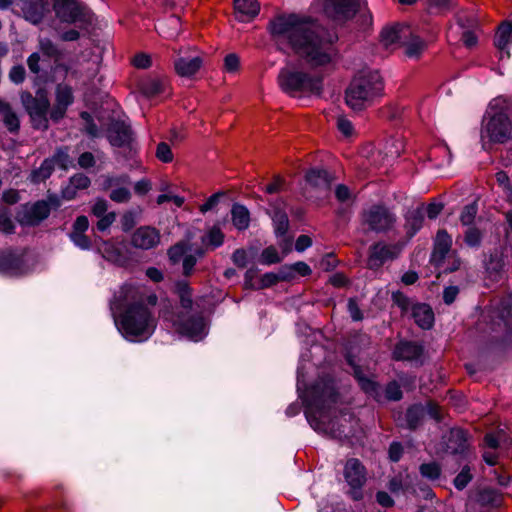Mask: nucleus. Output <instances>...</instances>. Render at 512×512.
<instances>
[{
  "label": "nucleus",
  "mask_w": 512,
  "mask_h": 512,
  "mask_svg": "<svg viewBox=\"0 0 512 512\" xmlns=\"http://www.w3.org/2000/svg\"><path fill=\"white\" fill-rule=\"evenodd\" d=\"M233 263L239 268H245L249 262V257L244 249H236L232 254Z\"/></svg>",
  "instance_id": "obj_61"
},
{
  "label": "nucleus",
  "mask_w": 512,
  "mask_h": 512,
  "mask_svg": "<svg viewBox=\"0 0 512 512\" xmlns=\"http://www.w3.org/2000/svg\"><path fill=\"white\" fill-rule=\"evenodd\" d=\"M344 478L350 487L348 494L350 497L359 501L363 498L362 487L366 483V469L356 458L346 461L344 467Z\"/></svg>",
  "instance_id": "obj_7"
},
{
  "label": "nucleus",
  "mask_w": 512,
  "mask_h": 512,
  "mask_svg": "<svg viewBox=\"0 0 512 512\" xmlns=\"http://www.w3.org/2000/svg\"><path fill=\"white\" fill-rule=\"evenodd\" d=\"M477 214V205L475 203L466 205L460 215V221L463 225H470Z\"/></svg>",
  "instance_id": "obj_58"
},
{
  "label": "nucleus",
  "mask_w": 512,
  "mask_h": 512,
  "mask_svg": "<svg viewBox=\"0 0 512 512\" xmlns=\"http://www.w3.org/2000/svg\"><path fill=\"white\" fill-rule=\"evenodd\" d=\"M156 157L164 163H170L173 160V153L170 146L165 142H160L156 148Z\"/></svg>",
  "instance_id": "obj_56"
},
{
  "label": "nucleus",
  "mask_w": 512,
  "mask_h": 512,
  "mask_svg": "<svg viewBox=\"0 0 512 512\" xmlns=\"http://www.w3.org/2000/svg\"><path fill=\"white\" fill-rule=\"evenodd\" d=\"M424 212L422 207L408 210L405 214V230L407 235L413 237L422 227Z\"/></svg>",
  "instance_id": "obj_28"
},
{
  "label": "nucleus",
  "mask_w": 512,
  "mask_h": 512,
  "mask_svg": "<svg viewBox=\"0 0 512 512\" xmlns=\"http://www.w3.org/2000/svg\"><path fill=\"white\" fill-rule=\"evenodd\" d=\"M397 254L398 253L395 246L376 243L370 247L367 266L369 269L377 270L386 261L396 258Z\"/></svg>",
  "instance_id": "obj_16"
},
{
  "label": "nucleus",
  "mask_w": 512,
  "mask_h": 512,
  "mask_svg": "<svg viewBox=\"0 0 512 512\" xmlns=\"http://www.w3.org/2000/svg\"><path fill=\"white\" fill-rule=\"evenodd\" d=\"M481 232L475 227H470L465 232L464 241L470 247H478L481 243Z\"/></svg>",
  "instance_id": "obj_57"
},
{
  "label": "nucleus",
  "mask_w": 512,
  "mask_h": 512,
  "mask_svg": "<svg viewBox=\"0 0 512 512\" xmlns=\"http://www.w3.org/2000/svg\"><path fill=\"white\" fill-rule=\"evenodd\" d=\"M71 241L80 249L88 250L91 248V240L85 232L71 231L69 234Z\"/></svg>",
  "instance_id": "obj_52"
},
{
  "label": "nucleus",
  "mask_w": 512,
  "mask_h": 512,
  "mask_svg": "<svg viewBox=\"0 0 512 512\" xmlns=\"http://www.w3.org/2000/svg\"><path fill=\"white\" fill-rule=\"evenodd\" d=\"M503 268V255L498 251L490 253L488 258L485 260V269L489 277L493 280H497L500 277Z\"/></svg>",
  "instance_id": "obj_31"
},
{
  "label": "nucleus",
  "mask_w": 512,
  "mask_h": 512,
  "mask_svg": "<svg viewBox=\"0 0 512 512\" xmlns=\"http://www.w3.org/2000/svg\"><path fill=\"white\" fill-rule=\"evenodd\" d=\"M512 41V25L510 23H503L499 26V29L495 36V46L500 50L504 51L509 43Z\"/></svg>",
  "instance_id": "obj_38"
},
{
  "label": "nucleus",
  "mask_w": 512,
  "mask_h": 512,
  "mask_svg": "<svg viewBox=\"0 0 512 512\" xmlns=\"http://www.w3.org/2000/svg\"><path fill=\"white\" fill-rule=\"evenodd\" d=\"M50 205L47 201H37L25 206L20 214V222L24 225L35 226L45 220L50 214Z\"/></svg>",
  "instance_id": "obj_15"
},
{
  "label": "nucleus",
  "mask_w": 512,
  "mask_h": 512,
  "mask_svg": "<svg viewBox=\"0 0 512 512\" xmlns=\"http://www.w3.org/2000/svg\"><path fill=\"white\" fill-rule=\"evenodd\" d=\"M224 237V233L221 231V229L217 226H213L202 238V242L204 245H206L207 248L214 250L223 244Z\"/></svg>",
  "instance_id": "obj_39"
},
{
  "label": "nucleus",
  "mask_w": 512,
  "mask_h": 512,
  "mask_svg": "<svg viewBox=\"0 0 512 512\" xmlns=\"http://www.w3.org/2000/svg\"><path fill=\"white\" fill-rule=\"evenodd\" d=\"M287 269L283 267L278 273L268 272L261 276L259 283H257V289H263L271 287L280 281H288L291 279V274L286 273Z\"/></svg>",
  "instance_id": "obj_34"
},
{
  "label": "nucleus",
  "mask_w": 512,
  "mask_h": 512,
  "mask_svg": "<svg viewBox=\"0 0 512 512\" xmlns=\"http://www.w3.org/2000/svg\"><path fill=\"white\" fill-rule=\"evenodd\" d=\"M499 317L504 322L505 326L512 330V299H506L501 302L499 308Z\"/></svg>",
  "instance_id": "obj_46"
},
{
  "label": "nucleus",
  "mask_w": 512,
  "mask_h": 512,
  "mask_svg": "<svg viewBox=\"0 0 512 512\" xmlns=\"http://www.w3.org/2000/svg\"><path fill=\"white\" fill-rule=\"evenodd\" d=\"M383 81L377 71H362L350 83L345 100L353 110H361L383 91Z\"/></svg>",
  "instance_id": "obj_3"
},
{
  "label": "nucleus",
  "mask_w": 512,
  "mask_h": 512,
  "mask_svg": "<svg viewBox=\"0 0 512 512\" xmlns=\"http://www.w3.org/2000/svg\"><path fill=\"white\" fill-rule=\"evenodd\" d=\"M21 101L31 118L34 128L47 129V114L50 108L47 92L44 89H39L34 96L29 92H24L21 94Z\"/></svg>",
  "instance_id": "obj_6"
},
{
  "label": "nucleus",
  "mask_w": 512,
  "mask_h": 512,
  "mask_svg": "<svg viewBox=\"0 0 512 512\" xmlns=\"http://www.w3.org/2000/svg\"><path fill=\"white\" fill-rule=\"evenodd\" d=\"M146 302L155 306L157 296H146L143 288L129 284L123 285L114 295L112 308L124 309L116 325L119 332L130 341L146 340L156 328V319L145 305Z\"/></svg>",
  "instance_id": "obj_2"
},
{
  "label": "nucleus",
  "mask_w": 512,
  "mask_h": 512,
  "mask_svg": "<svg viewBox=\"0 0 512 512\" xmlns=\"http://www.w3.org/2000/svg\"><path fill=\"white\" fill-rule=\"evenodd\" d=\"M422 354V347L414 342H400L396 345L393 357L396 360L413 361Z\"/></svg>",
  "instance_id": "obj_25"
},
{
  "label": "nucleus",
  "mask_w": 512,
  "mask_h": 512,
  "mask_svg": "<svg viewBox=\"0 0 512 512\" xmlns=\"http://www.w3.org/2000/svg\"><path fill=\"white\" fill-rule=\"evenodd\" d=\"M468 449L467 433L460 428H452L446 440V450L451 454H465Z\"/></svg>",
  "instance_id": "obj_23"
},
{
  "label": "nucleus",
  "mask_w": 512,
  "mask_h": 512,
  "mask_svg": "<svg viewBox=\"0 0 512 512\" xmlns=\"http://www.w3.org/2000/svg\"><path fill=\"white\" fill-rule=\"evenodd\" d=\"M311 394L314 401L322 407L336 403L338 398L334 382L331 378H321L316 381L311 388Z\"/></svg>",
  "instance_id": "obj_12"
},
{
  "label": "nucleus",
  "mask_w": 512,
  "mask_h": 512,
  "mask_svg": "<svg viewBox=\"0 0 512 512\" xmlns=\"http://www.w3.org/2000/svg\"><path fill=\"white\" fill-rule=\"evenodd\" d=\"M196 255L198 257H202L204 255V251L202 249H198L196 251L195 255L194 254H187L183 258V260H182V267H183V275L185 277H189L192 274L193 268H194V266L197 263Z\"/></svg>",
  "instance_id": "obj_48"
},
{
  "label": "nucleus",
  "mask_w": 512,
  "mask_h": 512,
  "mask_svg": "<svg viewBox=\"0 0 512 512\" xmlns=\"http://www.w3.org/2000/svg\"><path fill=\"white\" fill-rule=\"evenodd\" d=\"M99 220L96 224V227L99 231H106L116 220V213L115 212H109L108 214L104 216L98 217Z\"/></svg>",
  "instance_id": "obj_63"
},
{
  "label": "nucleus",
  "mask_w": 512,
  "mask_h": 512,
  "mask_svg": "<svg viewBox=\"0 0 512 512\" xmlns=\"http://www.w3.org/2000/svg\"><path fill=\"white\" fill-rule=\"evenodd\" d=\"M281 261L282 258L279 256L277 249L273 246L265 248L260 256V263L264 265H272L280 263Z\"/></svg>",
  "instance_id": "obj_50"
},
{
  "label": "nucleus",
  "mask_w": 512,
  "mask_h": 512,
  "mask_svg": "<svg viewBox=\"0 0 512 512\" xmlns=\"http://www.w3.org/2000/svg\"><path fill=\"white\" fill-rule=\"evenodd\" d=\"M385 395L386 398L391 401H399L403 396L400 385L396 381L387 384Z\"/></svg>",
  "instance_id": "obj_59"
},
{
  "label": "nucleus",
  "mask_w": 512,
  "mask_h": 512,
  "mask_svg": "<svg viewBox=\"0 0 512 512\" xmlns=\"http://www.w3.org/2000/svg\"><path fill=\"white\" fill-rule=\"evenodd\" d=\"M405 53L408 57H418L425 49L424 41L418 36H412L411 39L405 44Z\"/></svg>",
  "instance_id": "obj_43"
},
{
  "label": "nucleus",
  "mask_w": 512,
  "mask_h": 512,
  "mask_svg": "<svg viewBox=\"0 0 512 512\" xmlns=\"http://www.w3.org/2000/svg\"><path fill=\"white\" fill-rule=\"evenodd\" d=\"M164 82L158 78H149L140 83L141 92L147 97H153L163 91Z\"/></svg>",
  "instance_id": "obj_40"
},
{
  "label": "nucleus",
  "mask_w": 512,
  "mask_h": 512,
  "mask_svg": "<svg viewBox=\"0 0 512 512\" xmlns=\"http://www.w3.org/2000/svg\"><path fill=\"white\" fill-rule=\"evenodd\" d=\"M284 185H285V180L281 176L276 175L274 177L273 182L270 183L269 185H267L265 187L264 191L268 194L279 193L284 189Z\"/></svg>",
  "instance_id": "obj_64"
},
{
  "label": "nucleus",
  "mask_w": 512,
  "mask_h": 512,
  "mask_svg": "<svg viewBox=\"0 0 512 512\" xmlns=\"http://www.w3.org/2000/svg\"><path fill=\"white\" fill-rule=\"evenodd\" d=\"M175 325L179 333L195 340L202 336L205 328L204 319L199 315L188 318L181 316L175 322Z\"/></svg>",
  "instance_id": "obj_18"
},
{
  "label": "nucleus",
  "mask_w": 512,
  "mask_h": 512,
  "mask_svg": "<svg viewBox=\"0 0 512 512\" xmlns=\"http://www.w3.org/2000/svg\"><path fill=\"white\" fill-rule=\"evenodd\" d=\"M268 29L275 41L288 43L311 69L323 73L336 68L338 37L318 22L296 14L279 15L269 22Z\"/></svg>",
  "instance_id": "obj_1"
},
{
  "label": "nucleus",
  "mask_w": 512,
  "mask_h": 512,
  "mask_svg": "<svg viewBox=\"0 0 512 512\" xmlns=\"http://www.w3.org/2000/svg\"><path fill=\"white\" fill-rule=\"evenodd\" d=\"M355 377L363 391L374 397L378 395V384L376 382L363 376L359 369L355 370Z\"/></svg>",
  "instance_id": "obj_42"
},
{
  "label": "nucleus",
  "mask_w": 512,
  "mask_h": 512,
  "mask_svg": "<svg viewBox=\"0 0 512 512\" xmlns=\"http://www.w3.org/2000/svg\"><path fill=\"white\" fill-rule=\"evenodd\" d=\"M305 179L311 188L322 192H327L332 182V178L326 170L316 168L307 171Z\"/></svg>",
  "instance_id": "obj_24"
},
{
  "label": "nucleus",
  "mask_w": 512,
  "mask_h": 512,
  "mask_svg": "<svg viewBox=\"0 0 512 512\" xmlns=\"http://www.w3.org/2000/svg\"><path fill=\"white\" fill-rule=\"evenodd\" d=\"M281 201L279 205H282ZM272 220L274 224L275 233L277 236H283L287 233L289 228V220L286 212L280 206H274L272 212Z\"/></svg>",
  "instance_id": "obj_33"
},
{
  "label": "nucleus",
  "mask_w": 512,
  "mask_h": 512,
  "mask_svg": "<svg viewBox=\"0 0 512 512\" xmlns=\"http://www.w3.org/2000/svg\"><path fill=\"white\" fill-rule=\"evenodd\" d=\"M73 101L72 88L64 83L58 84L55 88V104L50 111V118L54 121L62 119Z\"/></svg>",
  "instance_id": "obj_13"
},
{
  "label": "nucleus",
  "mask_w": 512,
  "mask_h": 512,
  "mask_svg": "<svg viewBox=\"0 0 512 512\" xmlns=\"http://www.w3.org/2000/svg\"><path fill=\"white\" fill-rule=\"evenodd\" d=\"M451 247V236L447 233L446 230H439L434 240V247L431 254L430 262L433 265L440 267L443 264L445 257L451 251Z\"/></svg>",
  "instance_id": "obj_19"
},
{
  "label": "nucleus",
  "mask_w": 512,
  "mask_h": 512,
  "mask_svg": "<svg viewBox=\"0 0 512 512\" xmlns=\"http://www.w3.org/2000/svg\"><path fill=\"white\" fill-rule=\"evenodd\" d=\"M24 265L23 256L12 250L0 252V272L9 275L21 273Z\"/></svg>",
  "instance_id": "obj_22"
},
{
  "label": "nucleus",
  "mask_w": 512,
  "mask_h": 512,
  "mask_svg": "<svg viewBox=\"0 0 512 512\" xmlns=\"http://www.w3.org/2000/svg\"><path fill=\"white\" fill-rule=\"evenodd\" d=\"M25 68L22 65H16L9 71V79L15 83L20 84L25 80Z\"/></svg>",
  "instance_id": "obj_62"
},
{
  "label": "nucleus",
  "mask_w": 512,
  "mask_h": 512,
  "mask_svg": "<svg viewBox=\"0 0 512 512\" xmlns=\"http://www.w3.org/2000/svg\"><path fill=\"white\" fill-rule=\"evenodd\" d=\"M51 159H53V165L56 163L63 169H67L72 163L67 147L59 148Z\"/></svg>",
  "instance_id": "obj_53"
},
{
  "label": "nucleus",
  "mask_w": 512,
  "mask_h": 512,
  "mask_svg": "<svg viewBox=\"0 0 512 512\" xmlns=\"http://www.w3.org/2000/svg\"><path fill=\"white\" fill-rule=\"evenodd\" d=\"M360 218L364 229L375 233L388 232L394 228L397 222L395 213L381 204H374L363 209Z\"/></svg>",
  "instance_id": "obj_5"
},
{
  "label": "nucleus",
  "mask_w": 512,
  "mask_h": 512,
  "mask_svg": "<svg viewBox=\"0 0 512 512\" xmlns=\"http://www.w3.org/2000/svg\"><path fill=\"white\" fill-rule=\"evenodd\" d=\"M57 17L66 23H74L81 17V8L76 0H59L55 4Z\"/></svg>",
  "instance_id": "obj_21"
},
{
  "label": "nucleus",
  "mask_w": 512,
  "mask_h": 512,
  "mask_svg": "<svg viewBox=\"0 0 512 512\" xmlns=\"http://www.w3.org/2000/svg\"><path fill=\"white\" fill-rule=\"evenodd\" d=\"M473 476L470 467L465 465L461 472L455 477L453 483L458 490H463L472 480Z\"/></svg>",
  "instance_id": "obj_51"
},
{
  "label": "nucleus",
  "mask_w": 512,
  "mask_h": 512,
  "mask_svg": "<svg viewBox=\"0 0 512 512\" xmlns=\"http://www.w3.org/2000/svg\"><path fill=\"white\" fill-rule=\"evenodd\" d=\"M512 124L506 113L497 112L490 117L482 132V139L487 137L491 142L505 143L511 138Z\"/></svg>",
  "instance_id": "obj_8"
},
{
  "label": "nucleus",
  "mask_w": 512,
  "mask_h": 512,
  "mask_svg": "<svg viewBox=\"0 0 512 512\" xmlns=\"http://www.w3.org/2000/svg\"><path fill=\"white\" fill-rule=\"evenodd\" d=\"M405 30H398L396 28H385L381 32V42L386 46L397 43L402 35H405Z\"/></svg>",
  "instance_id": "obj_44"
},
{
  "label": "nucleus",
  "mask_w": 512,
  "mask_h": 512,
  "mask_svg": "<svg viewBox=\"0 0 512 512\" xmlns=\"http://www.w3.org/2000/svg\"><path fill=\"white\" fill-rule=\"evenodd\" d=\"M188 249L189 245L185 241L177 242L176 244L171 246L167 252L170 262L172 264L179 263L181 260H183L185 255H187Z\"/></svg>",
  "instance_id": "obj_41"
},
{
  "label": "nucleus",
  "mask_w": 512,
  "mask_h": 512,
  "mask_svg": "<svg viewBox=\"0 0 512 512\" xmlns=\"http://www.w3.org/2000/svg\"><path fill=\"white\" fill-rule=\"evenodd\" d=\"M202 64L203 60L199 55H179L174 60L175 71L181 77H191L195 75L200 70Z\"/></svg>",
  "instance_id": "obj_20"
},
{
  "label": "nucleus",
  "mask_w": 512,
  "mask_h": 512,
  "mask_svg": "<svg viewBox=\"0 0 512 512\" xmlns=\"http://www.w3.org/2000/svg\"><path fill=\"white\" fill-rule=\"evenodd\" d=\"M180 18L170 16L166 21L160 22L157 26L158 32L167 38H174L179 34Z\"/></svg>",
  "instance_id": "obj_36"
},
{
  "label": "nucleus",
  "mask_w": 512,
  "mask_h": 512,
  "mask_svg": "<svg viewBox=\"0 0 512 512\" xmlns=\"http://www.w3.org/2000/svg\"><path fill=\"white\" fill-rule=\"evenodd\" d=\"M54 170L53 159H45L39 168L33 170L30 175V180L33 183H40L48 179Z\"/></svg>",
  "instance_id": "obj_37"
},
{
  "label": "nucleus",
  "mask_w": 512,
  "mask_h": 512,
  "mask_svg": "<svg viewBox=\"0 0 512 512\" xmlns=\"http://www.w3.org/2000/svg\"><path fill=\"white\" fill-rule=\"evenodd\" d=\"M361 0H327L325 13L335 21H346L358 11Z\"/></svg>",
  "instance_id": "obj_10"
},
{
  "label": "nucleus",
  "mask_w": 512,
  "mask_h": 512,
  "mask_svg": "<svg viewBox=\"0 0 512 512\" xmlns=\"http://www.w3.org/2000/svg\"><path fill=\"white\" fill-rule=\"evenodd\" d=\"M419 470L421 475L429 480H436L441 475V467L435 462L424 463L420 466Z\"/></svg>",
  "instance_id": "obj_47"
},
{
  "label": "nucleus",
  "mask_w": 512,
  "mask_h": 512,
  "mask_svg": "<svg viewBox=\"0 0 512 512\" xmlns=\"http://www.w3.org/2000/svg\"><path fill=\"white\" fill-rule=\"evenodd\" d=\"M502 496L495 489L482 488L471 492L468 505L481 512L490 511L501 505Z\"/></svg>",
  "instance_id": "obj_11"
},
{
  "label": "nucleus",
  "mask_w": 512,
  "mask_h": 512,
  "mask_svg": "<svg viewBox=\"0 0 512 512\" xmlns=\"http://www.w3.org/2000/svg\"><path fill=\"white\" fill-rule=\"evenodd\" d=\"M415 322L423 329H429L434 322V313L426 304H417L413 306L412 311Z\"/></svg>",
  "instance_id": "obj_30"
},
{
  "label": "nucleus",
  "mask_w": 512,
  "mask_h": 512,
  "mask_svg": "<svg viewBox=\"0 0 512 512\" xmlns=\"http://www.w3.org/2000/svg\"><path fill=\"white\" fill-rule=\"evenodd\" d=\"M103 189H110L109 198L116 203H127L131 199L130 177L126 174L105 176Z\"/></svg>",
  "instance_id": "obj_9"
},
{
  "label": "nucleus",
  "mask_w": 512,
  "mask_h": 512,
  "mask_svg": "<svg viewBox=\"0 0 512 512\" xmlns=\"http://www.w3.org/2000/svg\"><path fill=\"white\" fill-rule=\"evenodd\" d=\"M234 9L238 20L249 21L258 15L260 5L257 0H235Z\"/></svg>",
  "instance_id": "obj_26"
},
{
  "label": "nucleus",
  "mask_w": 512,
  "mask_h": 512,
  "mask_svg": "<svg viewBox=\"0 0 512 512\" xmlns=\"http://www.w3.org/2000/svg\"><path fill=\"white\" fill-rule=\"evenodd\" d=\"M91 181L85 174L79 173L71 177L70 184L75 189H86Z\"/></svg>",
  "instance_id": "obj_60"
},
{
  "label": "nucleus",
  "mask_w": 512,
  "mask_h": 512,
  "mask_svg": "<svg viewBox=\"0 0 512 512\" xmlns=\"http://www.w3.org/2000/svg\"><path fill=\"white\" fill-rule=\"evenodd\" d=\"M425 415V408L422 405H413L409 407L405 414L406 425L414 430L420 426Z\"/></svg>",
  "instance_id": "obj_35"
},
{
  "label": "nucleus",
  "mask_w": 512,
  "mask_h": 512,
  "mask_svg": "<svg viewBox=\"0 0 512 512\" xmlns=\"http://www.w3.org/2000/svg\"><path fill=\"white\" fill-rule=\"evenodd\" d=\"M176 287L180 297L181 306L185 309H190L192 307V294L189 285L182 281L178 282Z\"/></svg>",
  "instance_id": "obj_45"
},
{
  "label": "nucleus",
  "mask_w": 512,
  "mask_h": 512,
  "mask_svg": "<svg viewBox=\"0 0 512 512\" xmlns=\"http://www.w3.org/2000/svg\"><path fill=\"white\" fill-rule=\"evenodd\" d=\"M0 114L2 115L3 122L10 132L19 130L20 121L17 114L12 110L9 103L0 99Z\"/></svg>",
  "instance_id": "obj_32"
},
{
  "label": "nucleus",
  "mask_w": 512,
  "mask_h": 512,
  "mask_svg": "<svg viewBox=\"0 0 512 512\" xmlns=\"http://www.w3.org/2000/svg\"><path fill=\"white\" fill-rule=\"evenodd\" d=\"M141 210L126 211L121 217V228L124 232L130 231L137 223Z\"/></svg>",
  "instance_id": "obj_49"
},
{
  "label": "nucleus",
  "mask_w": 512,
  "mask_h": 512,
  "mask_svg": "<svg viewBox=\"0 0 512 512\" xmlns=\"http://www.w3.org/2000/svg\"><path fill=\"white\" fill-rule=\"evenodd\" d=\"M107 138L112 146L125 147L133 141V132L124 121H115L108 128Z\"/></svg>",
  "instance_id": "obj_17"
},
{
  "label": "nucleus",
  "mask_w": 512,
  "mask_h": 512,
  "mask_svg": "<svg viewBox=\"0 0 512 512\" xmlns=\"http://www.w3.org/2000/svg\"><path fill=\"white\" fill-rule=\"evenodd\" d=\"M323 77V74L312 76L285 67L279 72L278 84L282 91L290 95L297 93L320 95L323 89Z\"/></svg>",
  "instance_id": "obj_4"
},
{
  "label": "nucleus",
  "mask_w": 512,
  "mask_h": 512,
  "mask_svg": "<svg viewBox=\"0 0 512 512\" xmlns=\"http://www.w3.org/2000/svg\"><path fill=\"white\" fill-rule=\"evenodd\" d=\"M308 422L315 430H321V431H330L334 437H347L349 433L346 431L343 424H340L338 428H335L336 421H331L327 426L323 419V414L320 412V418L317 419L315 416H312L311 414L306 415Z\"/></svg>",
  "instance_id": "obj_27"
},
{
  "label": "nucleus",
  "mask_w": 512,
  "mask_h": 512,
  "mask_svg": "<svg viewBox=\"0 0 512 512\" xmlns=\"http://www.w3.org/2000/svg\"><path fill=\"white\" fill-rule=\"evenodd\" d=\"M81 118L85 121L84 132L92 138L99 137L100 131L88 112H82Z\"/></svg>",
  "instance_id": "obj_54"
},
{
  "label": "nucleus",
  "mask_w": 512,
  "mask_h": 512,
  "mask_svg": "<svg viewBox=\"0 0 512 512\" xmlns=\"http://www.w3.org/2000/svg\"><path fill=\"white\" fill-rule=\"evenodd\" d=\"M283 269H287L286 273L291 274V279L294 277L295 273L301 276H307L311 274V268L302 261L296 262L290 266H283Z\"/></svg>",
  "instance_id": "obj_55"
},
{
  "label": "nucleus",
  "mask_w": 512,
  "mask_h": 512,
  "mask_svg": "<svg viewBox=\"0 0 512 512\" xmlns=\"http://www.w3.org/2000/svg\"><path fill=\"white\" fill-rule=\"evenodd\" d=\"M231 220L237 230L244 231L248 229L250 225V212L246 206L235 203L231 208Z\"/></svg>",
  "instance_id": "obj_29"
},
{
  "label": "nucleus",
  "mask_w": 512,
  "mask_h": 512,
  "mask_svg": "<svg viewBox=\"0 0 512 512\" xmlns=\"http://www.w3.org/2000/svg\"><path fill=\"white\" fill-rule=\"evenodd\" d=\"M161 234L151 226L137 228L131 236V245L137 249L149 250L159 245Z\"/></svg>",
  "instance_id": "obj_14"
}]
</instances>
